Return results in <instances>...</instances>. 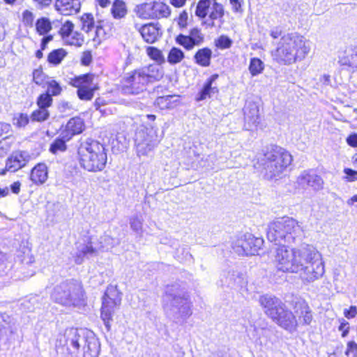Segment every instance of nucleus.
I'll list each match as a JSON object with an SVG mask.
<instances>
[{"instance_id":"obj_1","label":"nucleus","mask_w":357,"mask_h":357,"mask_svg":"<svg viewBox=\"0 0 357 357\" xmlns=\"http://www.w3.org/2000/svg\"><path fill=\"white\" fill-rule=\"evenodd\" d=\"M310 50V42L303 36L296 32L287 33L281 36L272 56L278 63L289 66L304 60Z\"/></svg>"},{"instance_id":"obj_2","label":"nucleus","mask_w":357,"mask_h":357,"mask_svg":"<svg viewBox=\"0 0 357 357\" xmlns=\"http://www.w3.org/2000/svg\"><path fill=\"white\" fill-rule=\"evenodd\" d=\"M163 303L166 314L176 323H184L192 315V305L178 284L166 287Z\"/></svg>"},{"instance_id":"obj_3","label":"nucleus","mask_w":357,"mask_h":357,"mask_svg":"<svg viewBox=\"0 0 357 357\" xmlns=\"http://www.w3.org/2000/svg\"><path fill=\"white\" fill-rule=\"evenodd\" d=\"M162 70L158 64H150L126 73L122 79L123 91L128 94H139L147 85L160 80Z\"/></svg>"},{"instance_id":"obj_4","label":"nucleus","mask_w":357,"mask_h":357,"mask_svg":"<svg viewBox=\"0 0 357 357\" xmlns=\"http://www.w3.org/2000/svg\"><path fill=\"white\" fill-rule=\"evenodd\" d=\"M258 164L267 179L280 176L292 162V156L284 149L271 145L258 158Z\"/></svg>"},{"instance_id":"obj_5","label":"nucleus","mask_w":357,"mask_h":357,"mask_svg":"<svg viewBox=\"0 0 357 357\" xmlns=\"http://www.w3.org/2000/svg\"><path fill=\"white\" fill-rule=\"evenodd\" d=\"M259 301L265 314L279 326L290 333L296 330L298 321L295 315L280 299L265 294L259 297Z\"/></svg>"},{"instance_id":"obj_6","label":"nucleus","mask_w":357,"mask_h":357,"mask_svg":"<svg viewBox=\"0 0 357 357\" xmlns=\"http://www.w3.org/2000/svg\"><path fill=\"white\" fill-rule=\"evenodd\" d=\"M66 342L70 353L76 357H98L99 355L100 343L91 331L71 328Z\"/></svg>"},{"instance_id":"obj_7","label":"nucleus","mask_w":357,"mask_h":357,"mask_svg":"<svg viewBox=\"0 0 357 357\" xmlns=\"http://www.w3.org/2000/svg\"><path fill=\"white\" fill-rule=\"evenodd\" d=\"M302 234V229L294 218L283 217L269 223L266 236L275 244L291 243Z\"/></svg>"},{"instance_id":"obj_8","label":"nucleus","mask_w":357,"mask_h":357,"mask_svg":"<svg viewBox=\"0 0 357 357\" xmlns=\"http://www.w3.org/2000/svg\"><path fill=\"white\" fill-rule=\"evenodd\" d=\"M51 298L55 303L63 306L76 307L84 305L85 294L79 282L69 280L56 284L51 294Z\"/></svg>"},{"instance_id":"obj_9","label":"nucleus","mask_w":357,"mask_h":357,"mask_svg":"<svg viewBox=\"0 0 357 357\" xmlns=\"http://www.w3.org/2000/svg\"><path fill=\"white\" fill-rule=\"evenodd\" d=\"M79 164L89 172H100L106 165L107 157L104 146L93 141L79 151Z\"/></svg>"},{"instance_id":"obj_10","label":"nucleus","mask_w":357,"mask_h":357,"mask_svg":"<svg viewBox=\"0 0 357 357\" xmlns=\"http://www.w3.org/2000/svg\"><path fill=\"white\" fill-rule=\"evenodd\" d=\"M312 257V259H314V264L315 266L314 268L317 270L316 271H314L317 275L321 274V268L319 266V261H318V255L314 253H310V248H303L302 249H294L293 250V257L291 259H290L289 264L290 266H287V271L286 273H298L300 271H303L302 275L303 277L307 280H311L312 278H314V275L306 271L307 268V266H305L303 263H306V260L307 258H310Z\"/></svg>"},{"instance_id":"obj_11","label":"nucleus","mask_w":357,"mask_h":357,"mask_svg":"<svg viewBox=\"0 0 357 357\" xmlns=\"http://www.w3.org/2000/svg\"><path fill=\"white\" fill-rule=\"evenodd\" d=\"M121 303V293L116 286L109 285L107 287L102 297L101 307V319L109 331L111 328L110 322L112 321L114 313Z\"/></svg>"},{"instance_id":"obj_12","label":"nucleus","mask_w":357,"mask_h":357,"mask_svg":"<svg viewBox=\"0 0 357 357\" xmlns=\"http://www.w3.org/2000/svg\"><path fill=\"white\" fill-rule=\"evenodd\" d=\"M135 142L137 155H146L158 144V139L153 130L141 129L135 134Z\"/></svg>"},{"instance_id":"obj_13","label":"nucleus","mask_w":357,"mask_h":357,"mask_svg":"<svg viewBox=\"0 0 357 357\" xmlns=\"http://www.w3.org/2000/svg\"><path fill=\"white\" fill-rule=\"evenodd\" d=\"M263 243L262 238H256L251 234H246L235 242L233 248L240 255H255L261 248Z\"/></svg>"},{"instance_id":"obj_14","label":"nucleus","mask_w":357,"mask_h":357,"mask_svg":"<svg viewBox=\"0 0 357 357\" xmlns=\"http://www.w3.org/2000/svg\"><path fill=\"white\" fill-rule=\"evenodd\" d=\"M93 78L92 75L85 74L72 80V85L77 88V94L80 100L88 101L93 98L94 91L97 89L95 86H91Z\"/></svg>"},{"instance_id":"obj_15","label":"nucleus","mask_w":357,"mask_h":357,"mask_svg":"<svg viewBox=\"0 0 357 357\" xmlns=\"http://www.w3.org/2000/svg\"><path fill=\"white\" fill-rule=\"evenodd\" d=\"M204 40V36L198 28L192 29L188 35L181 33L176 38V42L187 50H191L195 46H199Z\"/></svg>"},{"instance_id":"obj_16","label":"nucleus","mask_w":357,"mask_h":357,"mask_svg":"<svg viewBox=\"0 0 357 357\" xmlns=\"http://www.w3.org/2000/svg\"><path fill=\"white\" fill-rule=\"evenodd\" d=\"M293 250L284 245L276 248L274 262L278 271L286 273L287 266H290V259L293 257Z\"/></svg>"},{"instance_id":"obj_17","label":"nucleus","mask_w":357,"mask_h":357,"mask_svg":"<svg viewBox=\"0 0 357 357\" xmlns=\"http://www.w3.org/2000/svg\"><path fill=\"white\" fill-rule=\"evenodd\" d=\"M245 128L251 130L256 128L260 121L259 109L257 103L254 102H248L244 109Z\"/></svg>"},{"instance_id":"obj_18","label":"nucleus","mask_w":357,"mask_h":357,"mask_svg":"<svg viewBox=\"0 0 357 357\" xmlns=\"http://www.w3.org/2000/svg\"><path fill=\"white\" fill-rule=\"evenodd\" d=\"M82 29L87 33L95 29L92 38L94 41L100 40V36L104 33V30L100 22L95 24L94 18L91 13H84L80 18Z\"/></svg>"},{"instance_id":"obj_19","label":"nucleus","mask_w":357,"mask_h":357,"mask_svg":"<svg viewBox=\"0 0 357 357\" xmlns=\"http://www.w3.org/2000/svg\"><path fill=\"white\" fill-rule=\"evenodd\" d=\"M297 182L303 188L310 187L314 190L322 188L324 181L321 177L312 171H303L297 178Z\"/></svg>"},{"instance_id":"obj_20","label":"nucleus","mask_w":357,"mask_h":357,"mask_svg":"<svg viewBox=\"0 0 357 357\" xmlns=\"http://www.w3.org/2000/svg\"><path fill=\"white\" fill-rule=\"evenodd\" d=\"M135 28L139 31L143 39L148 43H155L162 34L160 29L153 23L139 26L137 24H135Z\"/></svg>"},{"instance_id":"obj_21","label":"nucleus","mask_w":357,"mask_h":357,"mask_svg":"<svg viewBox=\"0 0 357 357\" xmlns=\"http://www.w3.org/2000/svg\"><path fill=\"white\" fill-rule=\"evenodd\" d=\"M84 127L83 120L79 117H74L70 119L64 130L61 132L60 136L64 137L67 140H70L74 135L81 133Z\"/></svg>"},{"instance_id":"obj_22","label":"nucleus","mask_w":357,"mask_h":357,"mask_svg":"<svg viewBox=\"0 0 357 357\" xmlns=\"http://www.w3.org/2000/svg\"><path fill=\"white\" fill-rule=\"evenodd\" d=\"M310 253H314V254H317L318 255V261H319V266H321L320 268H321V274L319 275H317L315 273H314V271H316L317 272V270L315 269L314 268V261L315 260L312 259V257H311L310 258H307V260H306V263H303V264L305 266H307V268L306 269V271H307V272H309L310 273H312V275H314V278H312L311 280H307V279H305V278L303 277V275H302V272L303 271H300L298 273L299 274L301 280L304 282H313L317 279H319V278H321L324 273V263L322 261V259H321V255L319 254V252L317 250H315L314 249H312V248H310Z\"/></svg>"},{"instance_id":"obj_23","label":"nucleus","mask_w":357,"mask_h":357,"mask_svg":"<svg viewBox=\"0 0 357 357\" xmlns=\"http://www.w3.org/2000/svg\"><path fill=\"white\" fill-rule=\"evenodd\" d=\"M56 8L63 15H70L78 13L81 8L80 0H56Z\"/></svg>"},{"instance_id":"obj_24","label":"nucleus","mask_w":357,"mask_h":357,"mask_svg":"<svg viewBox=\"0 0 357 357\" xmlns=\"http://www.w3.org/2000/svg\"><path fill=\"white\" fill-rule=\"evenodd\" d=\"M218 74H213L208 79L196 98L197 101H201L206 99L207 98H211L212 94H215L218 92L217 86L213 85V82L218 78Z\"/></svg>"},{"instance_id":"obj_25","label":"nucleus","mask_w":357,"mask_h":357,"mask_svg":"<svg viewBox=\"0 0 357 357\" xmlns=\"http://www.w3.org/2000/svg\"><path fill=\"white\" fill-rule=\"evenodd\" d=\"M47 167L44 163L36 165L31 172V180L36 184H43L47 179Z\"/></svg>"},{"instance_id":"obj_26","label":"nucleus","mask_w":357,"mask_h":357,"mask_svg":"<svg viewBox=\"0 0 357 357\" xmlns=\"http://www.w3.org/2000/svg\"><path fill=\"white\" fill-rule=\"evenodd\" d=\"M26 165L25 158L22 152L14 153L8 160L6 170L16 172Z\"/></svg>"},{"instance_id":"obj_27","label":"nucleus","mask_w":357,"mask_h":357,"mask_svg":"<svg viewBox=\"0 0 357 357\" xmlns=\"http://www.w3.org/2000/svg\"><path fill=\"white\" fill-rule=\"evenodd\" d=\"M298 317V322L301 325H309L312 320V311L309 306L305 303H300L296 306L295 311Z\"/></svg>"},{"instance_id":"obj_28","label":"nucleus","mask_w":357,"mask_h":357,"mask_svg":"<svg viewBox=\"0 0 357 357\" xmlns=\"http://www.w3.org/2000/svg\"><path fill=\"white\" fill-rule=\"evenodd\" d=\"M212 54V50L208 47L199 49L194 55V60L199 66L208 67L211 64Z\"/></svg>"},{"instance_id":"obj_29","label":"nucleus","mask_w":357,"mask_h":357,"mask_svg":"<svg viewBox=\"0 0 357 357\" xmlns=\"http://www.w3.org/2000/svg\"><path fill=\"white\" fill-rule=\"evenodd\" d=\"M179 102L178 96H165L158 97L155 104L160 109H172L176 107Z\"/></svg>"},{"instance_id":"obj_30","label":"nucleus","mask_w":357,"mask_h":357,"mask_svg":"<svg viewBox=\"0 0 357 357\" xmlns=\"http://www.w3.org/2000/svg\"><path fill=\"white\" fill-rule=\"evenodd\" d=\"M153 2L143 3L137 5L134 8V12L142 19H153Z\"/></svg>"},{"instance_id":"obj_31","label":"nucleus","mask_w":357,"mask_h":357,"mask_svg":"<svg viewBox=\"0 0 357 357\" xmlns=\"http://www.w3.org/2000/svg\"><path fill=\"white\" fill-rule=\"evenodd\" d=\"M153 19L167 17L170 15L169 7L160 1L153 2Z\"/></svg>"},{"instance_id":"obj_32","label":"nucleus","mask_w":357,"mask_h":357,"mask_svg":"<svg viewBox=\"0 0 357 357\" xmlns=\"http://www.w3.org/2000/svg\"><path fill=\"white\" fill-rule=\"evenodd\" d=\"M67 52L63 49L59 48L54 50L50 52L47 56V61L54 66H58L61 63L63 59L66 56Z\"/></svg>"},{"instance_id":"obj_33","label":"nucleus","mask_w":357,"mask_h":357,"mask_svg":"<svg viewBox=\"0 0 357 357\" xmlns=\"http://www.w3.org/2000/svg\"><path fill=\"white\" fill-rule=\"evenodd\" d=\"M113 17L116 19H121L127 14L126 3L122 0H115L111 9Z\"/></svg>"},{"instance_id":"obj_34","label":"nucleus","mask_w":357,"mask_h":357,"mask_svg":"<svg viewBox=\"0 0 357 357\" xmlns=\"http://www.w3.org/2000/svg\"><path fill=\"white\" fill-rule=\"evenodd\" d=\"M212 3L213 0H199L196 7L195 15L200 18H204L209 13Z\"/></svg>"},{"instance_id":"obj_35","label":"nucleus","mask_w":357,"mask_h":357,"mask_svg":"<svg viewBox=\"0 0 357 357\" xmlns=\"http://www.w3.org/2000/svg\"><path fill=\"white\" fill-rule=\"evenodd\" d=\"M100 248L105 250H109L120 244L119 238H112L108 234H105L100 238Z\"/></svg>"},{"instance_id":"obj_36","label":"nucleus","mask_w":357,"mask_h":357,"mask_svg":"<svg viewBox=\"0 0 357 357\" xmlns=\"http://www.w3.org/2000/svg\"><path fill=\"white\" fill-rule=\"evenodd\" d=\"M185 57L183 52L178 47H172L169 52L167 61L174 65L180 63Z\"/></svg>"},{"instance_id":"obj_37","label":"nucleus","mask_w":357,"mask_h":357,"mask_svg":"<svg viewBox=\"0 0 357 357\" xmlns=\"http://www.w3.org/2000/svg\"><path fill=\"white\" fill-rule=\"evenodd\" d=\"M36 29L40 35H45L52 29V24L48 18L41 17L36 21Z\"/></svg>"},{"instance_id":"obj_38","label":"nucleus","mask_w":357,"mask_h":357,"mask_svg":"<svg viewBox=\"0 0 357 357\" xmlns=\"http://www.w3.org/2000/svg\"><path fill=\"white\" fill-rule=\"evenodd\" d=\"M68 140L64 137L56 138L54 140V142L51 144L50 147V151L53 154H57L59 152H63L66 150L67 146L66 142Z\"/></svg>"},{"instance_id":"obj_39","label":"nucleus","mask_w":357,"mask_h":357,"mask_svg":"<svg viewBox=\"0 0 357 357\" xmlns=\"http://www.w3.org/2000/svg\"><path fill=\"white\" fill-rule=\"evenodd\" d=\"M63 40L68 45L80 47L84 43V37L82 33L73 31Z\"/></svg>"},{"instance_id":"obj_40","label":"nucleus","mask_w":357,"mask_h":357,"mask_svg":"<svg viewBox=\"0 0 357 357\" xmlns=\"http://www.w3.org/2000/svg\"><path fill=\"white\" fill-rule=\"evenodd\" d=\"M243 278L238 273L232 271L229 272L226 277L225 283L227 286L235 288L241 285Z\"/></svg>"},{"instance_id":"obj_41","label":"nucleus","mask_w":357,"mask_h":357,"mask_svg":"<svg viewBox=\"0 0 357 357\" xmlns=\"http://www.w3.org/2000/svg\"><path fill=\"white\" fill-rule=\"evenodd\" d=\"M224 15V9L222 4L218 3L217 0H213V3L209 10V17L214 20L222 17Z\"/></svg>"},{"instance_id":"obj_42","label":"nucleus","mask_w":357,"mask_h":357,"mask_svg":"<svg viewBox=\"0 0 357 357\" xmlns=\"http://www.w3.org/2000/svg\"><path fill=\"white\" fill-rule=\"evenodd\" d=\"M264 70V63L258 58H252L249 65V70L252 76L260 74Z\"/></svg>"},{"instance_id":"obj_43","label":"nucleus","mask_w":357,"mask_h":357,"mask_svg":"<svg viewBox=\"0 0 357 357\" xmlns=\"http://www.w3.org/2000/svg\"><path fill=\"white\" fill-rule=\"evenodd\" d=\"M50 117L48 109L38 107V109L33 111L31 115L33 121L43 122Z\"/></svg>"},{"instance_id":"obj_44","label":"nucleus","mask_w":357,"mask_h":357,"mask_svg":"<svg viewBox=\"0 0 357 357\" xmlns=\"http://www.w3.org/2000/svg\"><path fill=\"white\" fill-rule=\"evenodd\" d=\"M46 84L47 85V89L45 93H49L51 97L58 96L61 93L62 88L56 81L50 79L47 81Z\"/></svg>"},{"instance_id":"obj_45","label":"nucleus","mask_w":357,"mask_h":357,"mask_svg":"<svg viewBox=\"0 0 357 357\" xmlns=\"http://www.w3.org/2000/svg\"><path fill=\"white\" fill-rule=\"evenodd\" d=\"M52 98L49 93H43L40 94L37 99V105L40 108L47 109L52 104Z\"/></svg>"},{"instance_id":"obj_46","label":"nucleus","mask_w":357,"mask_h":357,"mask_svg":"<svg viewBox=\"0 0 357 357\" xmlns=\"http://www.w3.org/2000/svg\"><path fill=\"white\" fill-rule=\"evenodd\" d=\"M148 55L158 63H164L165 58L162 52L154 47H149L146 50Z\"/></svg>"},{"instance_id":"obj_47","label":"nucleus","mask_w":357,"mask_h":357,"mask_svg":"<svg viewBox=\"0 0 357 357\" xmlns=\"http://www.w3.org/2000/svg\"><path fill=\"white\" fill-rule=\"evenodd\" d=\"M232 40L225 35H221L215 40V45L219 49H228L232 45Z\"/></svg>"},{"instance_id":"obj_48","label":"nucleus","mask_w":357,"mask_h":357,"mask_svg":"<svg viewBox=\"0 0 357 357\" xmlns=\"http://www.w3.org/2000/svg\"><path fill=\"white\" fill-rule=\"evenodd\" d=\"M46 75L40 69H36L33 72V81L37 84V85H43L44 84H46L47 81L45 80Z\"/></svg>"},{"instance_id":"obj_49","label":"nucleus","mask_w":357,"mask_h":357,"mask_svg":"<svg viewBox=\"0 0 357 357\" xmlns=\"http://www.w3.org/2000/svg\"><path fill=\"white\" fill-rule=\"evenodd\" d=\"M74 24L70 21H66L61 27L59 33L62 39L66 38L69 34L73 31Z\"/></svg>"},{"instance_id":"obj_50","label":"nucleus","mask_w":357,"mask_h":357,"mask_svg":"<svg viewBox=\"0 0 357 357\" xmlns=\"http://www.w3.org/2000/svg\"><path fill=\"white\" fill-rule=\"evenodd\" d=\"M130 225L131 229L137 234H141L142 231V220L138 216H133L130 219Z\"/></svg>"},{"instance_id":"obj_51","label":"nucleus","mask_w":357,"mask_h":357,"mask_svg":"<svg viewBox=\"0 0 357 357\" xmlns=\"http://www.w3.org/2000/svg\"><path fill=\"white\" fill-rule=\"evenodd\" d=\"M29 121V118L26 114H20L13 119V124L19 128L26 126Z\"/></svg>"},{"instance_id":"obj_52","label":"nucleus","mask_w":357,"mask_h":357,"mask_svg":"<svg viewBox=\"0 0 357 357\" xmlns=\"http://www.w3.org/2000/svg\"><path fill=\"white\" fill-rule=\"evenodd\" d=\"M79 250L85 257L93 256L96 253V249L91 244L82 245Z\"/></svg>"},{"instance_id":"obj_53","label":"nucleus","mask_w":357,"mask_h":357,"mask_svg":"<svg viewBox=\"0 0 357 357\" xmlns=\"http://www.w3.org/2000/svg\"><path fill=\"white\" fill-rule=\"evenodd\" d=\"M34 20V15L32 12L26 10L22 13V21L26 26H31Z\"/></svg>"},{"instance_id":"obj_54","label":"nucleus","mask_w":357,"mask_h":357,"mask_svg":"<svg viewBox=\"0 0 357 357\" xmlns=\"http://www.w3.org/2000/svg\"><path fill=\"white\" fill-rule=\"evenodd\" d=\"M188 19V13L185 10H183L180 13L178 19V24L180 28L183 29V28H185L187 26Z\"/></svg>"},{"instance_id":"obj_55","label":"nucleus","mask_w":357,"mask_h":357,"mask_svg":"<svg viewBox=\"0 0 357 357\" xmlns=\"http://www.w3.org/2000/svg\"><path fill=\"white\" fill-rule=\"evenodd\" d=\"M10 149V145L6 140L0 141V158L5 156Z\"/></svg>"},{"instance_id":"obj_56","label":"nucleus","mask_w":357,"mask_h":357,"mask_svg":"<svg viewBox=\"0 0 357 357\" xmlns=\"http://www.w3.org/2000/svg\"><path fill=\"white\" fill-rule=\"evenodd\" d=\"M350 353L353 354L354 357H357V344L354 341L347 343V349L345 351V354L349 356Z\"/></svg>"},{"instance_id":"obj_57","label":"nucleus","mask_w":357,"mask_h":357,"mask_svg":"<svg viewBox=\"0 0 357 357\" xmlns=\"http://www.w3.org/2000/svg\"><path fill=\"white\" fill-rule=\"evenodd\" d=\"M229 3L231 5L232 10L235 13H242V0H229Z\"/></svg>"},{"instance_id":"obj_58","label":"nucleus","mask_w":357,"mask_h":357,"mask_svg":"<svg viewBox=\"0 0 357 357\" xmlns=\"http://www.w3.org/2000/svg\"><path fill=\"white\" fill-rule=\"evenodd\" d=\"M357 314V307L356 306H351L349 309H345L344 310V315L347 319H351L356 316Z\"/></svg>"},{"instance_id":"obj_59","label":"nucleus","mask_w":357,"mask_h":357,"mask_svg":"<svg viewBox=\"0 0 357 357\" xmlns=\"http://www.w3.org/2000/svg\"><path fill=\"white\" fill-rule=\"evenodd\" d=\"M59 109L60 112H66L68 110L73 109V105L67 101L62 100L59 104Z\"/></svg>"},{"instance_id":"obj_60","label":"nucleus","mask_w":357,"mask_h":357,"mask_svg":"<svg viewBox=\"0 0 357 357\" xmlns=\"http://www.w3.org/2000/svg\"><path fill=\"white\" fill-rule=\"evenodd\" d=\"M347 144L352 147H357V134L354 133L350 135L347 138Z\"/></svg>"},{"instance_id":"obj_61","label":"nucleus","mask_w":357,"mask_h":357,"mask_svg":"<svg viewBox=\"0 0 357 357\" xmlns=\"http://www.w3.org/2000/svg\"><path fill=\"white\" fill-rule=\"evenodd\" d=\"M33 1L37 3L38 8H40V9L49 6L52 3V0H33Z\"/></svg>"},{"instance_id":"obj_62","label":"nucleus","mask_w":357,"mask_h":357,"mask_svg":"<svg viewBox=\"0 0 357 357\" xmlns=\"http://www.w3.org/2000/svg\"><path fill=\"white\" fill-rule=\"evenodd\" d=\"M91 61V55L89 52H84L82 57V63L88 66Z\"/></svg>"},{"instance_id":"obj_63","label":"nucleus","mask_w":357,"mask_h":357,"mask_svg":"<svg viewBox=\"0 0 357 357\" xmlns=\"http://www.w3.org/2000/svg\"><path fill=\"white\" fill-rule=\"evenodd\" d=\"M53 39L52 36L49 35L43 38L40 47L42 50H45L47 44Z\"/></svg>"},{"instance_id":"obj_64","label":"nucleus","mask_w":357,"mask_h":357,"mask_svg":"<svg viewBox=\"0 0 357 357\" xmlns=\"http://www.w3.org/2000/svg\"><path fill=\"white\" fill-rule=\"evenodd\" d=\"M270 35L274 39L278 38L282 36V30L278 27H275L271 30Z\"/></svg>"}]
</instances>
